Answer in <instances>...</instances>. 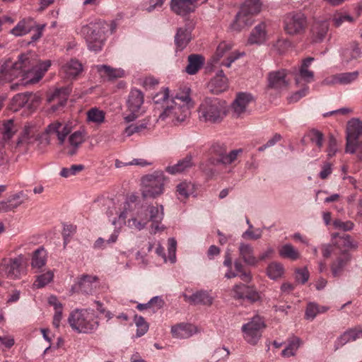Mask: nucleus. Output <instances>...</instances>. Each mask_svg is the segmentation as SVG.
<instances>
[{
	"label": "nucleus",
	"instance_id": "e2e57ef3",
	"mask_svg": "<svg viewBox=\"0 0 362 362\" xmlns=\"http://www.w3.org/2000/svg\"><path fill=\"white\" fill-rule=\"evenodd\" d=\"M309 88L305 86L302 89L295 92L291 96L288 98V102L289 103H294L298 102L300 98L305 97L308 93Z\"/></svg>",
	"mask_w": 362,
	"mask_h": 362
},
{
	"label": "nucleus",
	"instance_id": "6e6552de",
	"mask_svg": "<svg viewBox=\"0 0 362 362\" xmlns=\"http://www.w3.org/2000/svg\"><path fill=\"white\" fill-rule=\"evenodd\" d=\"M266 327L265 322L259 315L254 316L247 323L242 326L244 339L251 345H255L262 336Z\"/></svg>",
	"mask_w": 362,
	"mask_h": 362
},
{
	"label": "nucleus",
	"instance_id": "bf43d9fd",
	"mask_svg": "<svg viewBox=\"0 0 362 362\" xmlns=\"http://www.w3.org/2000/svg\"><path fill=\"white\" fill-rule=\"evenodd\" d=\"M309 276L310 274L306 267L297 269L295 272L296 281L302 284L308 281Z\"/></svg>",
	"mask_w": 362,
	"mask_h": 362
},
{
	"label": "nucleus",
	"instance_id": "2f4dec72",
	"mask_svg": "<svg viewBox=\"0 0 362 362\" xmlns=\"http://www.w3.org/2000/svg\"><path fill=\"white\" fill-rule=\"evenodd\" d=\"M185 298L192 304H202L207 306L211 305L214 301V298L204 291H197L189 296L185 295Z\"/></svg>",
	"mask_w": 362,
	"mask_h": 362
},
{
	"label": "nucleus",
	"instance_id": "c85d7f7f",
	"mask_svg": "<svg viewBox=\"0 0 362 362\" xmlns=\"http://www.w3.org/2000/svg\"><path fill=\"white\" fill-rule=\"evenodd\" d=\"M362 338V329L360 328L349 329L340 335L335 341V349L350 341Z\"/></svg>",
	"mask_w": 362,
	"mask_h": 362
},
{
	"label": "nucleus",
	"instance_id": "338daca9",
	"mask_svg": "<svg viewBox=\"0 0 362 362\" xmlns=\"http://www.w3.org/2000/svg\"><path fill=\"white\" fill-rule=\"evenodd\" d=\"M62 122L59 121H54L47 127L45 132L48 134H56L57 136V139H59V134H60Z\"/></svg>",
	"mask_w": 362,
	"mask_h": 362
},
{
	"label": "nucleus",
	"instance_id": "e433bc0d",
	"mask_svg": "<svg viewBox=\"0 0 362 362\" xmlns=\"http://www.w3.org/2000/svg\"><path fill=\"white\" fill-rule=\"evenodd\" d=\"M204 59L199 54H190L188 57V64L185 71L190 75L195 74L203 66Z\"/></svg>",
	"mask_w": 362,
	"mask_h": 362
},
{
	"label": "nucleus",
	"instance_id": "6ab92c4d",
	"mask_svg": "<svg viewBox=\"0 0 362 362\" xmlns=\"http://www.w3.org/2000/svg\"><path fill=\"white\" fill-rule=\"evenodd\" d=\"M313 61L314 58L313 57H308L302 61L299 71L295 76V81L297 85L310 83L314 81V72L308 69Z\"/></svg>",
	"mask_w": 362,
	"mask_h": 362
},
{
	"label": "nucleus",
	"instance_id": "9b49d317",
	"mask_svg": "<svg viewBox=\"0 0 362 362\" xmlns=\"http://www.w3.org/2000/svg\"><path fill=\"white\" fill-rule=\"evenodd\" d=\"M353 142H362V122L358 119H352L348 123L346 153L353 154L355 151L352 147Z\"/></svg>",
	"mask_w": 362,
	"mask_h": 362
},
{
	"label": "nucleus",
	"instance_id": "8fccbe9b",
	"mask_svg": "<svg viewBox=\"0 0 362 362\" xmlns=\"http://www.w3.org/2000/svg\"><path fill=\"white\" fill-rule=\"evenodd\" d=\"M193 185L190 182H182L177 186L180 199H187L192 193Z\"/></svg>",
	"mask_w": 362,
	"mask_h": 362
},
{
	"label": "nucleus",
	"instance_id": "58836bf2",
	"mask_svg": "<svg viewBox=\"0 0 362 362\" xmlns=\"http://www.w3.org/2000/svg\"><path fill=\"white\" fill-rule=\"evenodd\" d=\"M362 52L357 43H352L349 47L342 51V59L346 62H349L361 57Z\"/></svg>",
	"mask_w": 362,
	"mask_h": 362
},
{
	"label": "nucleus",
	"instance_id": "a18cd8bd",
	"mask_svg": "<svg viewBox=\"0 0 362 362\" xmlns=\"http://www.w3.org/2000/svg\"><path fill=\"white\" fill-rule=\"evenodd\" d=\"M279 255L291 260H296L300 257L298 251L291 244L283 245L279 250Z\"/></svg>",
	"mask_w": 362,
	"mask_h": 362
},
{
	"label": "nucleus",
	"instance_id": "de8ad7c7",
	"mask_svg": "<svg viewBox=\"0 0 362 362\" xmlns=\"http://www.w3.org/2000/svg\"><path fill=\"white\" fill-rule=\"evenodd\" d=\"M16 132V129L12 120H8L0 129V134L2 135V139L4 141H8L11 139Z\"/></svg>",
	"mask_w": 362,
	"mask_h": 362
},
{
	"label": "nucleus",
	"instance_id": "bb28decb",
	"mask_svg": "<svg viewBox=\"0 0 362 362\" xmlns=\"http://www.w3.org/2000/svg\"><path fill=\"white\" fill-rule=\"evenodd\" d=\"M83 71L82 64L76 59H71L62 67V72L66 78L72 79L78 76Z\"/></svg>",
	"mask_w": 362,
	"mask_h": 362
},
{
	"label": "nucleus",
	"instance_id": "f03ea898",
	"mask_svg": "<svg viewBox=\"0 0 362 362\" xmlns=\"http://www.w3.org/2000/svg\"><path fill=\"white\" fill-rule=\"evenodd\" d=\"M190 101L189 89L181 95L176 94L160 114L158 119L168 120L175 125L185 122L190 115L188 105Z\"/></svg>",
	"mask_w": 362,
	"mask_h": 362
},
{
	"label": "nucleus",
	"instance_id": "a19ab883",
	"mask_svg": "<svg viewBox=\"0 0 362 362\" xmlns=\"http://www.w3.org/2000/svg\"><path fill=\"white\" fill-rule=\"evenodd\" d=\"M262 4L259 0H246L240 9L243 13H247L254 16L261 11Z\"/></svg>",
	"mask_w": 362,
	"mask_h": 362
},
{
	"label": "nucleus",
	"instance_id": "dca6fc26",
	"mask_svg": "<svg viewBox=\"0 0 362 362\" xmlns=\"http://www.w3.org/2000/svg\"><path fill=\"white\" fill-rule=\"evenodd\" d=\"M69 95V91L67 88H57L52 93L48 94L47 100L52 104V111L56 112L64 107L66 103Z\"/></svg>",
	"mask_w": 362,
	"mask_h": 362
},
{
	"label": "nucleus",
	"instance_id": "c9c22d12",
	"mask_svg": "<svg viewBox=\"0 0 362 362\" xmlns=\"http://www.w3.org/2000/svg\"><path fill=\"white\" fill-rule=\"evenodd\" d=\"M266 25L261 23L256 25L251 32L248 38L250 44H261L266 40L267 33L265 30Z\"/></svg>",
	"mask_w": 362,
	"mask_h": 362
},
{
	"label": "nucleus",
	"instance_id": "9d476101",
	"mask_svg": "<svg viewBox=\"0 0 362 362\" xmlns=\"http://www.w3.org/2000/svg\"><path fill=\"white\" fill-rule=\"evenodd\" d=\"M284 30L291 35L303 33L307 25L306 17L302 13H288L284 21Z\"/></svg>",
	"mask_w": 362,
	"mask_h": 362
},
{
	"label": "nucleus",
	"instance_id": "f3484780",
	"mask_svg": "<svg viewBox=\"0 0 362 362\" xmlns=\"http://www.w3.org/2000/svg\"><path fill=\"white\" fill-rule=\"evenodd\" d=\"M86 133L84 129H80L71 134L68 139V144L64 147V151L69 156H75L81 145L86 141Z\"/></svg>",
	"mask_w": 362,
	"mask_h": 362
},
{
	"label": "nucleus",
	"instance_id": "6e6d98bb",
	"mask_svg": "<svg viewBox=\"0 0 362 362\" xmlns=\"http://www.w3.org/2000/svg\"><path fill=\"white\" fill-rule=\"evenodd\" d=\"M233 45L231 42H222L217 47L215 53V60L218 61L220 58L224 57L231 49Z\"/></svg>",
	"mask_w": 362,
	"mask_h": 362
},
{
	"label": "nucleus",
	"instance_id": "4be33fe9",
	"mask_svg": "<svg viewBox=\"0 0 362 362\" xmlns=\"http://www.w3.org/2000/svg\"><path fill=\"white\" fill-rule=\"evenodd\" d=\"M329 30V23L326 20H315L311 25L310 37L313 42H321Z\"/></svg>",
	"mask_w": 362,
	"mask_h": 362
},
{
	"label": "nucleus",
	"instance_id": "79ce46f5",
	"mask_svg": "<svg viewBox=\"0 0 362 362\" xmlns=\"http://www.w3.org/2000/svg\"><path fill=\"white\" fill-rule=\"evenodd\" d=\"M267 274L271 279L276 280L283 276L284 268L281 263L274 262L268 265Z\"/></svg>",
	"mask_w": 362,
	"mask_h": 362
},
{
	"label": "nucleus",
	"instance_id": "680f3d73",
	"mask_svg": "<svg viewBox=\"0 0 362 362\" xmlns=\"http://www.w3.org/2000/svg\"><path fill=\"white\" fill-rule=\"evenodd\" d=\"M154 303L157 305H156V308L159 309V308H160L163 306V301L158 296H156V297L152 298L150 300V301L148 303H147L139 304L137 305V309L139 310H144L145 309H147V308H150Z\"/></svg>",
	"mask_w": 362,
	"mask_h": 362
},
{
	"label": "nucleus",
	"instance_id": "393cba45",
	"mask_svg": "<svg viewBox=\"0 0 362 362\" xmlns=\"http://www.w3.org/2000/svg\"><path fill=\"white\" fill-rule=\"evenodd\" d=\"M98 281L96 276L83 274L79 277L77 286L81 292L91 294L96 288Z\"/></svg>",
	"mask_w": 362,
	"mask_h": 362
},
{
	"label": "nucleus",
	"instance_id": "b1692460",
	"mask_svg": "<svg viewBox=\"0 0 362 362\" xmlns=\"http://www.w3.org/2000/svg\"><path fill=\"white\" fill-rule=\"evenodd\" d=\"M197 0H171L170 9L176 14L186 16L193 12Z\"/></svg>",
	"mask_w": 362,
	"mask_h": 362
},
{
	"label": "nucleus",
	"instance_id": "13d9d810",
	"mask_svg": "<svg viewBox=\"0 0 362 362\" xmlns=\"http://www.w3.org/2000/svg\"><path fill=\"white\" fill-rule=\"evenodd\" d=\"M168 97L169 89L168 88H164L153 96V100L156 104H163L166 103L168 105H170Z\"/></svg>",
	"mask_w": 362,
	"mask_h": 362
},
{
	"label": "nucleus",
	"instance_id": "603ef678",
	"mask_svg": "<svg viewBox=\"0 0 362 362\" xmlns=\"http://www.w3.org/2000/svg\"><path fill=\"white\" fill-rule=\"evenodd\" d=\"M308 136L313 144H315L318 148H322L324 141V134L321 132L313 129L309 132Z\"/></svg>",
	"mask_w": 362,
	"mask_h": 362
},
{
	"label": "nucleus",
	"instance_id": "7c9ffc66",
	"mask_svg": "<svg viewBox=\"0 0 362 362\" xmlns=\"http://www.w3.org/2000/svg\"><path fill=\"white\" fill-rule=\"evenodd\" d=\"M147 210L144 209L138 211L136 216L128 221V226L130 228L136 229L138 230L144 229L149 222L148 212L147 213Z\"/></svg>",
	"mask_w": 362,
	"mask_h": 362
},
{
	"label": "nucleus",
	"instance_id": "ea45409f",
	"mask_svg": "<svg viewBox=\"0 0 362 362\" xmlns=\"http://www.w3.org/2000/svg\"><path fill=\"white\" fill-rule=\"evenodd\" d=\"M235 272L238 273V276L244 282L249 283L252 279V276L250 271L247 270L240 259H237L234 261Z\"/></svg>",
	"mask_w": 362,
	"mask_h": 362
},
{
	"label": "nucleus",
	"instance_id": "5fc2aeb1",
	"mask_svg": "<svg viewBox=\"0 0 362 362\" xmlns=\"http://www.w3.org/2000/svg\"><path fill=\"white\" fill-rule=\"evenodd\" d=\"M232 263L233 262L230 253L229 252H226L224 255V260L223 264L228 268V271L225 274L224 277L228 279L238 276V273L233 272V271H232Z\"/></svg>",
	"mask_w": 362,
	"mask_h": 362
},
{
	"label": "nucleus",
	"instance_id": "1a4fd4ad",
	"mask_svg": "<svg viewBox=\"0 0 362 362\" xmlns=\"http://www.w3.org/2000/svg\"><path fill=\"white\" fill-rule=\"evenodd\" d=\"M45 27V24H37L32 18H23L11 30V33L15 36H23L32 30L35 29V33L31 37V41L34 42L39 40L42 35V31Z\"/></svg>",
	"mask_w": 362,
	"mask_h": 362
},
{
	"label": "nucleus",
	"instance_id": "4468645a",
	"mask_svg": "<svg viewBox=\"0 0 362 362\" xmlns=\"http://www.w3.org/2000/svg\"><path fill=\"white\" fill-rule=\"evenodd\" d=\"M21 257L4 259L0 264V274L10 279H18L21 274Z\"/></svg>",
	"mask_w": 362,
	"mask_h": 362
},
{
	"label": "nucleus",
	"instance_id": "774afa93",
	"mask_svg": "<svg viewBox=\"0 0 362 362\" xmlns=\"http://www.w3.org/2000/svg\"><path fill=\"white\" fill-rule=\"evenodd\" d=\"M318 313H320L318 305L315 303H310L305 310V317L313 320Z\"/></svg>",
	"mask_w": 362,
	"mask_h": 362
},
{
	"label": "nucleus",
	"instance_id": "ddd939ff",
	"mask_svg": "<svg viewBox=\"0 0 362 362\" xmlns=\"http://www.w3.org/2000/svg\"><path fill=\"white\" fill-rule=\"evenodd\" d=\"M252 100L253 97L250 93L245 92L238 93L230 105L232 117L234 118L243 117L247 112L249 104Z\"/></svg>",
	"mask_w": 362,
	"mask_h": 362
},
{
	"label": "nucleus",
	"instance_id": "a878e982",
	"mask_svg": "<svg viewBox=\"0 0 362 362\" xmlns=\"http://www.w3.org/2000/svg\"><path fill=\"white\" fill-rule=\"evenodd\" d=\"M196 332V327L189 323H180L171 327V333L175 338H189Z\"/></svg>",
	"mask_w": 362,
	"mask_h": 362
},
{
	"label": "nucleus",
	"instance_id": "f704fd0d",
	"mask_svg": "<svg viewBox=\"0 0 362 362\" xmlns=\"http://www.w3.org/2000/svg\"><path fill=\"white\" fill-rule=\"evenodd\" d=\"M192 39L191 32L186 28H180L177 30L175 36V43L179 50L184 49Z\"/></svg>",
	"mask_w": 362,
	"mask_h": 362
},
{
	"label": "nucleus",
	"instance_id": "0e129e2a",
	"mask_svg": "<svg viewBox=\"0 0 362 362\" xmlns=\"http://www.w3.org/2000/svg\"><path fill=\"white\" fill-rule=\"evenodd\" d=\"M334 228L342 230L343 231H349L354 228V223L351 221H342L339 219L334 220L333 222Z\"/></svg>",
	"mask_w": 362,
	"mask_h": 362
},
{
	"label": "nucleus",
	"instance_id": "2eb2a0df",
	"mask_svg": "<svg viewBox=\"0 0 362 362\" xmlns=\"http://www.w3.org/2000/svg\"><path fill=\"white\" fill-rule=\"evenodd\" d=\"M147 211L148 212L149 221L152 222L151 226V233L156 234L158 231L163 230L165 227L161 225V222L164 217L163 206L150 205L148 207Z\"/></svg>",
	"mask_w": 362,
	"mask_h": 362
},
{
	"label": "nucleus",
	"instance_id": "423d86ee",
	"mask_svg": "<svg viewBox=\"0 0 362 362\" xmlns=\"http://www.w3.org/2000/svg\"><path fill=\"white\" fill-rule=\"evenodd\" d=\"M242 152L243 149L239 148L226 153V151L223 147L219 145H214L211 149V156L206 163L201 164L200 168L207 175H212L214 171L213 169L208 168V165H230L237 159L238 156Z\"/></svg>",
	"mask_w": 362,
	"mask_h": 362
},
{
	"label": "nucleus",
	"instance_id": "cd10ccee",
	"mask_svg": "<svg viewBox=\"0 0 362 362\" xmlns=\"http://www.w3.org/2000/svg\"><path fill=\"white\" fill-rule=\"evenodd\" d=\"M95 67L100 76L108 81H112L124 76V71L122 69H115L105 64L96 65Z\"/></svg>",
	"mask_w": 362,
	"mask_h": 362
},
{
	"label": "nucleus",
	"instance_id": "09e8293b",
	"mask_svg": "<svg viewBox=\"0 0 362 362\" xmlns=\"http://www.w3.org/2000/svg\"><path fill=\"white\" fill-rule=\"evenodd\" d=\"M53 278L54 273L50 270L47 271V272L37 276L33 286L37 288H42L51 282L53 280Z\"/></svg>",
	"mask_w": 362,
	"mask_h": 362
},
{
	"label": "nucleus",
	"instance_id": "49530a36",
	"mask_svg": "<svg viewBox=\"0 0 362 362\" xmlns=\"http://www.w3.org/2000/svg\"><path fill=\"white\" fill-rule=\"evenodd\" d=\"M105 114L104 111L97 107H93L87 112V119L89 122L100 124L104 122Z\"/></svg>",
	"mask_w": 362,
	"mask_h": 362
},
{
	"label": "nucleus",
	"instance_id": "473e14b6",
	"mask_svg": "<svg viewBox=\"0 0 362 362\" xmlns=\"http://www.w3.org/2000/svg\"><path fill=\"white\" fill-rule=\"evenodd\" d=\"M193 158L191 155H187L184 158L180 160L177 163L166 168V171L170 174L175 175L181 173L194 166Z\"/></svg>",
	"mask_w": 362,
	"mask_h": 362
},
{
	"label": "nucleus",
	"instance_id": "0eeeda50",
	"mask_svg": "<svg viewBox=\"0 0 362 362\" xmlns=\"http://www.w3.org/2000/svg\"><path fill=\"white\" fill-rule=\"evenodd\" d=\"M165 177L163 172L155 171L141 178V194L144 199H155L164 192Z\"/></svg>",
	"mask_w": 362,
	"mask_h": 362
},
{
	"label": "nucleus",
	"instance_id": "412c9836",
	"mask_svg": "<svg viewBox=\"0 0 362 362\" xmlns=\"http://www.w3.org/2000/svg\"><path fill=\"white\" fill-rule=\"evenodd\" d=\"M238 255L243 262L249 267H257L259 259L255 255L254 247L249 243H240L238 246Z\"/></svg>",
	"mask_w": 362,
	"mask_h": 362
},
{
	"label": "nucleus",
	"instance_id": "052dcab7",
	"mask_svg": "<svg viewBox=\"0 0 362 362\" xmlns=\"http://www.w3.org/2000/svg\"><path fill=\"white\" fill-rule=\"evenodd\" d=\"M341 245L343 247L356 249L358 247V243L353 240L351 237L348 234H344L339 237Z\"/></svg>",
	"mask_w": 362,
	"mask_h": 362
},
{
	"label": "nucleus",
	"instance_id": "c756f323",
	"mask_svg": "<svg viewBox=\"0 0 362 362\" xmlns=\"http://www.w3.org/2000/svg\"><path fill=\"white\" fill-rule=\"evenodd\" d=\"M144 101V93L139 89H132L127 99L129 111H139Z\"/></svg>",
	"mask_w": 362,
	"mask_h": 362
},
{
	"label": "nucleus",
	"instance_id": "c03bdc74",
	"mask_svg": "<svg viewBox=\"0 0 362 362\" xmlns=\"http://www.w3.org/2000/svg\"><path fill=\"white\" fill-rule=\"evenodd\" d=\"M35 95L32 93H19L15 95L13 98V103L18 107H30V101H33Z\"/></svg>",
	"mask_w": 362,
	"mask_h": 362
},
{
	"label": "nucleus",
	"instance_id": "f8f14e48",
	"mask_svg": "<svg viewBox=\"0 0 362 362\" xmlns=\"http://www.w3.org/2000/svg\"><path fill=\"white\" fill-rule=\"evenodd\" d=\"M334 246L340 249V252L334 253V257L330 264V269L334 277L340 276L349 264L351 259V255L346 250H341L338 243Z\"/></svg>",
	"mask_w": 362,
	"mask_h": 362
},
{
	"label": "nucleus",
	"instance_id": "aec40b11",
	"mask_svg": "<svg viewBox=\"0 0 362 362\" xmlns=\"http://www.w3.org/2000/svg\"><path fill=\"white\" fill-rule=\"evenodd\" d=\"M286 71L281 69L271 71L268 74V86L272 89L281 90L288 86V81L286 80Z\"/></svg>",
	"mask_w": 362,
	"mask_h": 362
},
{
	"label": "nucleus",
	"instance_id": "7ed1b4c3",
	"mask_svg": "<svg viewBox=\"0 0 362 362\" xmlns=\"http://www.w3.org/2000/svg\"><path fill=\"white\" fill-rule=\"evenodd\" d=\"M227 104L218 98H205L198 108L199 118L204 122L216 124L221 122L227 113Z\"/></svg>",
	"mask_w": 362,
	"mask_h": 362
},
{
	"label": "nucleus",
	"instance_id": "4c0bfd02",
	"mask_svg": "<svg viewBox=\"0 0 362 362\" xmlns=\"http://www.w3.org/2000/svg\"><path fill=\"white\" fill-rule=\"evenodd\" d=\"M47 252L43 247H40L33 252L31 261L33 269H40L46 264Z\"/></svg>",
	"mask_w": 362,
	"mask_h": 362
},
{
	"label": "nucleus",
	"instance_id": "f257e3e1",
	"mask_svg": "<svg viewBox=\"0 0 362 362\" xmlns=\"http://www.w3.org/2000/svg\"><path fill=\"white\" fill-rule=\"evenodd\" d=\"M50 62H37L30 54H23L17 60L7 59L0 62V86L18 77L27 80L25 83H37L50 66Z\"/></svg>",
	"mask_w": 362,
	"mask_h": 362
},
{
	"label": "nucleus",
	"instance_id": "864d4df0",
	"mask_svg": "<svg viewBox=\"0 0 362 362\" xmlns=\"http://www.w3.org/2000/svg\"><path fill=\"white\" fill-rule=\"evenodd\" d=\"M134 322L136 325V336L141 337L145 334L148 329V325L141 316L135 315Z\"/></svg>",
	"mask_w": 362,
	"mask_h": 362
},
{
	"label": "nucleus",
	"instance_id": "4d7b16f0",
	"mask_svg": "<svg viewBox=\"0 0 362 362\" xmlns=\"http://www.w3.org/2000/svg\"><path fill=\"white\" fill-rule=\"evenodd\" d=\"M84 169L83 165H72L70 168H63L61 170L60 175L64 177H69L75 175Z\"/></svg>",
	"mask_w": 362,
	"mask_h": 362
},
{
	"label": "nucleus",
	"instance_id": "37998d69",
	"mask_svg": "<svg viewBox=\"0 0 362 362\" xmlns=\"http://www.w3.org/2000/svg\"><path fill=\"white\" fill-rule=\"evenodd\" d=\"M149 125V119H144L143 120L139 121L136 124H132L127 126L124 132L127 136H130L135 133H140L145 129H148Z\"/></svg>",
	"mask_w": 362,
	"mask_h": 362
},
{
	"label": "nucleus",
	"instance_id": "72a5a7b5",
	"mask_svg": "<svg viewBox=\"0 0 362 362\" xmlns=\"http://www.w3.org/2000/svg\"><path fill=\"white\" fill-rule=\"evenodd\" d=\"M254 22L253 16L247 14V13H243L240 9L237 13L235 18L230 25L231 29L240 31L245 27L251 25Z\"/></svg>",
	"mask_w": 362,
	"mask_h": 362
},
{
	"label": "nucleus",
	"instance_id": "69168bd1",
	"mask_svg": "<svg viewBox=\"0 0 362 362\" xmlns=\"http://www.w3.org/2000/svg\"><path fill=\"white\" fill-rule=\"evenodd\" d=\"M262 230L257 228L255 230H247L243 233L242 238L244 239L258 240L262 238Z\"/></svg>",
	"mask_w": 362,
	"mask_h": 362
},
{
	"label": "nucleus",
	"instance_id": "3c124183",
	"mask_svg": "<svg viewBox=\"0 0 362 362\" xmlns=\"http://www.w3.org/2000/svg\"><path fill=\"white\" fill-rule=\"evenodd\" d=\"M249 286L244 284H237L234 285L232 289V295L235 299H245Z\"/></svg>",
	"mask_w": 362,
	"mask_h": 362
},
{
	"label": "nucleus",
	"instance_id": "20e7f679",
	"mask_svg": "<svg viewBox=\"0 0 362 362\" xmlns=\"http://www.w3.org/2000/svg\"><path fill=\"white\" fill-rule=\"evenodd\" d=\"M91 312L90 309L74 310L68 318L71 327L78 333L94 332L99 327V321Z\"/></svg>",
	"mask_w": 362,
	"mask_h": 362
},
{
	"label": "nucleus",
	"instance_id": "5701e85b",
	"mask_svg": "<svg viewBox=\"0 0 362 362\" xmlns=\"http://www.w3.org/2000/svg\"><path fill=\"white\" fill-rule=\"evenodd\" d=\"M208 87L211 93L216 95L228 89V78L222 70H219L216 76L211 78L209 83Z\"/></svg>",
	"mask_w": 362,
	"mask_h": 362
},
{
	"label": "nucleus",
	"instance_id": "a211bd4d",
	"mask_svg": "<svg viewBox=\"0 0 362 362\" xmlns=\"http://www.w3.org/2000/svg\"><path fill=\"white\" fill-rule=\"evenodd\" d=\"M358 71L340 73L325 78L322 84L324 86H333L335 84L346 85L356 81L358 76Z\"/></svg>",
	"mask_w": 362,
	"mask_h": 362
},
{
	"label": "nucleus",
	"instance_id": "39448f33",
	"mask_svg": "<svg viewBox=\"0 0 362 362\" xmlns=\"http://www.w3.org/2000/svg\"><path fill=\"white\" fill-rule=\"evenodd\" d=\"M107 26L105 22L98 21L81 27V34L85 38L90 50L98 52L102 49Z\"/></svg>",
	"mask_w": 362,
	"mask_h": 362
}]
</instances>
